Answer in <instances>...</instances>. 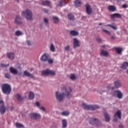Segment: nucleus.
<instances>
[{
	"label": "nucleus",
	"instance_id": "13d9d810",
	"mask_svg": "<svg viewBox=\"0 0 128 128\" xmlns=\"http://www.w3.org/2000/svg\"><path fill=\"white\" fill-rule=\"evenodd\" d=\"M107 46L106 45H103L102 46V48H106Z\"/></svg>",
	"mask_w": 128,
	"mask_h": 128
},
{
	"label": "nucleus",
	"instance_id": "7ed1b4c3",
	"mask_svg": "<svg viewBox=\"0 0 128 128\" xmlns=\"http://www.w3.org/2000/svg\"><path fill=\"white\" fill-rule=\"evenodd\" d=\"M22 16L26 18V20H32V12L30 10L27 9L25 11H23L22 13Z\"/></svg>",
	"mask_w": 128,
	"mask_h": 128
},
{
	"label": "nucleus",
	"instance_id": "4d7b16f0",
	"mask_svg": "<svg viewBox=\"0 0 128 128\" xmlns=\"http://www.w3.org/2000/svg\"><path fill=\"white\" fill-rule=\"evenodd\" d=\"M111 38H112V40H114L115 38L114 36H112Z\"/></svg>",
	"mask_w": 128,
	"mask_h": 128
},
{
	"label": "nucleus",
	"instance_id": "4468645a",
	"mask_svg": "<svg viewBox=\"0 0 128 128\" xmlns=\"http://www.w3.org/2000/svg\"><path fill=\"white\" fill-rule=\"evenodd\" d=\"M15 22L17 24H22V18L20 16H17L15 19Z\"/></svg>",
	"mask_w": 128,
	"mask_h": 128
},
{
	"label": "nucleus",
	"instance_id": "a19ab883",
	"mask_svg": "<svg viewBox=\"0 0 128 128\" xmlns=\"http://www.w3.org/2000/svg\"><path fill=\"white\" fill-rule=\"evenodd\" d=\"M44 22L46 26H48V22H49L48 18H44Z\"/></svg>",
	"mask_w": 128,
	"mask_h": 128
},
{
	"label": "nucleus",
	"instance_id": "6e6d98bb",
	"mask_svg": "<svg viewBox=\"0 0 128 128\" xmlns=\"http://www.w3.org/2000/svg\"><path fill=\"white\" fill-rule=\"evenodd\" d=\"M124 0H116L117 2H122Z\"/></svg>",
	"mask_w": 128,
	"mask_h": 128
},
{
	"label": "nucleus",
	"instance_id": "37998d69",
	"mask_svg": "<svg viewBox=\"0 0 128 128\" xmlns=\"http://www.w3.org/2000/svg\"><path fill=\"white\" fill-rule=\"evenodd\" d=\"M70 45L65 46L64 50H66V52H70Z\"/></svg>",
	"mask_w": 128,
	"mask_h": 128
},
{
	"label": "nucleus",
	"instance_id": "b1692460",
	"mask_svg": "<svg viewBox=\"0 0 128 128\" xmlns=\"http://www.w3.org/2000/svg\"><path fill=\"white\" fill-rule=\"evenodd\" d=\"M78 32L76 30H72L70 32V34L74 36H78Z\"/></svg>",
	"mask_w": 128,
	"mask_h": 128
},
{
	"label": "nucleus",
	"instance_id": "4be33fe9",
	"mask_svg": "<svg viewBox=\"0 0 128 128\" xmlns=\"http://www.w3.org/2000/svg\"><path fill=\"white\" fill-rule=\"evenodd\" d=\"M66 0H61L59 2L58 4L56 5L57 6H66Z\"/></svg>",
	"mask_w": 128,
	"mask_h": 128
},
{
	"label": "nucleus",
	"instance_id": "4c0bfd02",
	"mask_svg": "<svg viewBox=\"0 0 128 128\" xmlns=\"http://www.w3.org/2000/svg\"><path fill=\"white\" fill-rule=\"evenodd\" d=\"M68 18L70 20H74V16L72 14H68Z\"/></svg>",
	"mask_w": 128,
	"mask_h": 128
},
{
	"label": "nucleus",
	"instance_id": "c756f323",
	"mask_svg": "<svg viewBox=\"0 0 128 128\" xmlns=\"http://www.w3.org/2000/svg\"><path fill=\"white\" fill-rule=\"evenodd\" d=\"M100 56L106 57L108 56V52L107 51L102 50L100 52Z\"/></svg>",
	"mask_w": 128,
	"mask_h": 128
},
{
	"label": "nucleus",
	"instance_id": "dca6fc26",
	"mask_svg": "<svg viewBox=\"0 0 128 128\" xmlns=\"http://www.w3.org/2000/svg\"><path fill=\"white\" fill-rule=\"evenodd\" d=\"M10 72L13 74H18V71L16 68L12 67L10 68Z\"/></svg>",
	"mask_w": 128,
	"mask_h": 128
},
{
	"label": "nucleus",
	"instance_id": "aec40b11",
	"mask_svg": "<svg viewBox=\"0 0 128 128\" xmlns=\"http://www.w3.org/2000/svg\"><path fill=\"white\" fill-rule=\"evenodd\" d=\"M7 56L10 60H14V52H8L7 53Z\"/></svg>",
	"mask_w": 128,
	"mask_h": 128
},
{
	"label": "nucleus",
	"instance_id": "f8f14e48",
	"mask_svg": "<svg viewBox=\"0 0 128 128\" xmlns=\"http://www.w3.org/2000/svg\"><path fill=\"white\" fill-rule=\"evenodd\" d=\"M73 44L74 48H76L80 46V42L76 38H74Z\"/></svg>",
	"mask_w": 128,
	"mask_h": 128
},
{
	"label": "nucleus",
	"instance_id": "8fccbe9b",
	"mask_svg": "<svg viewBox=\"0 0 128 128\" xmlns=\"http://www.w3.org/2000/svg\"><path fill=\"white\" fill-rule=\"evenodd\" d=\"M40 109L41 110H42V112H46V108H44V106H41L40 108Z\"/></svg>",
	"mask_w": 128,
	"mask_h": 128
},
{
	"label": "nucleus",
	"instance_id": "e433bc0d",
	"mask_svg": "<svg viewBox=\"0 0 128 128\" xmlns=\"http://www.w3.org/2000/svg\"><path fill=\"white\" fill-rule=\"evenodd\" d=\"M29 98L30 100H34V92H30L29 94Z\"/></svg>",
	"mask_w": 128,
	"mask_h": 128
},
{
	"label": "nucleus",
	"instance_id": "423d86ee",
	"mask_svg": "<svg viewBox=\"0 0 128 128\" xmlns=\"http://www.w3.org/2000/svg\"><path fill=\"white\" fill-rule=\"evenodd\" d=\"M113 96H116V98H120V100L121 98H122V92L120 90H116L114 91V92L112 94Z\"/></svg>",
	"mask_w": 128,
	"mask_h": 128
},
{
	"label": "nucleus",
	"instance_id": "2eb2a0df",
	"mask_svg": "<svg viewBox=\"0 0 128 128\" xmlns=\"http://www.w3.org/2000/svg\"><path fill=\"white\" fill-rule=\"evenodd\" d=\"M104 26H110L111 28L114 30H118V26L114 24L104 25Z\"/></svg>",
	"mask_w": 128,
	"mask_h": 128
},
{
	"label": "nucleus",
	"instance_id": "20e7f679",
	"mask_svg": "<svg viewBox=\"0 0 128 128\" xmlns=\"http://www.w3.org/2000/svg\"><path fill=\"white\" fill-rule=\"evenodd\" d=\"M90 124L95 126H97V128H98L99 126H102V122H100V120L94 118H92L90 120Z\"/></svg>",
	"mask_w": 128,
	"mask_h": 128
},
{
	"label": "nucleus",
	"instance_id": "f704fd0d",
	"mask_svg": "<svg viewBox=\"0 0 128 128\" xmlns=\"http://www.w3.org/2000/svg\"><path fill=\"white\" fill-rule=\"evenodd\" d=\"M62 116H70V112L68 111H64L61 113Z\"/></svg>",
	"mask_w": 128,
	"mask_h": 128
},
{
	"label": "nucleus",
	"instance_id": "c9c22d12",
	"mask_svg": "<svg viewBox=\"0 0 128 128\" xmlns=\"http://www.w3.org/2000/svg\"><path fill=\"white\" fill-rule=\"evenodd\" d=\"M16 97L18 102H22V100H24V98L22 97V96L20 94H17L16 95Z\"/></svg>",
	"mask_w": 128,
	"mask_h": 128
},
{
	"label": "nucleus",
	"instance_id": "a878e982",
	"mask_svg": "<svg viewBox=\"0 0 128 128\" xmlns=\"http://www.w3.org/2000/svg\"><path fill=\"white\" fill-rule=\"evenodd\" d=\"M68 126V122H66V120L64 119L62 120V128H66Z\"/></svg>",
	"mask_w": 128,
	"mask_h": 128
},
{
	"label": "nucleus",
	"instance_id": "473e14b6",
	"mask_svg": "<svg viewBox=\"0 0 128 128\" xmlns=\"http://www.w3.org/2000/svg\"><path fill=\"white\" fill-rule=\"evenodd\" d=\"M6 106H3L2 107H0V112L2 114H4V112H6Z\"/></svg>",
	"mask_w": 128,
	"mask_h": 128
},
{
	"label": "nucleus",
	"instance_id": "9d476101",
	"mask_svg": "<svg viewBox=\"0 0 128 128\" xmlns=\"http://www.w3.org/2000/svg\"><path fill=\"white\" fill-rule=\"evenodd\" d=\"M30 116L31 118H34V120H38V118H40V115L36 113H31L30 114Z\"/></svg>",
	"mask_w": 128,
	"mask_h": 128
},
{
	"label": "nucleus",
	"instance_id": "c85d7f7f",
	"mask_svg": "<svg viewBox=\"0 0 128 128\" xmlns=\"http://www.w3.org/2000/svg\"><path fill=\"white\" fill-rule=\"evenodd\" d=\"M115 50L118 54H122V48L117 47L115 48Z\"/></svg>",
	"mask_w": 128,
	"mask_h": 128
},
{
	"label": "nucleus",
	"instance_id": "6ab92c4d",
	"mask_svg": "<svg viewBox=\"0 0 128 128\" xmlns=\"http://www.w3.org/2000/svg\"><path fill=\"white\" fill-rule=\"evenodd\" d=\"M52 20L54 24H58V22H60V18L56 16H52Z\"/></svg>",
	"mask_w": 128,
	"mask_h": 128
},
{
	"label": "nucleus",
	"instance_id": "de8ad7c7",
	"mask_svg": "<svg viewBox=\"0 0 128 128\" xmlns=\"http://www.w3.org/2000/svg\"><path fill=\"white\" fill-rule=\"evenodd\" d=\"M5 78H8V79L10 78V74L6 73L5 74Z\"/></svg>",
	"mask_w": 128,
	"mask_h": 128
},
{
	"label": "nucleus",
	"instance_id": "5701e85b",
	"mask_svg": "<svg viewBox=\"0 0 128 128\" xmlns=\"http://www.w3.org/2000/svg\"><path fill=\"white\" fill-rule=\"evenodd\" d=\"M82 106L84 110H90V105L87 104L86 103H82Z\"/></svg>",
	"mask_w": 128,
	"mask_h": 128
},
{
	"label": "nucleus",
	"instance_id": "58836bf2",
	"mask_svg": "<svg viewBox=\"0 0 128 128\" xmlns=\"http://www.w3.org/2000/svg\"><path fill=\"white\" fill-rule=\"evenodd\" d=\"M102 32H105V34H108V36H110L111 34V32L110 31L106 30V29H102Z\"/></svg>",
	"mask_w": 128,
	"mask_h": 128
},
{
	"label": "nucleus",
	"instance_id": "c03bdc74",
	"mask_svg": "<svg viewBox=\"0 0 128 128\" xmlns=\"http://www.w3.org/2000/svg\"><path fill=\"white\" fill-rule=\"evenodd\" d=\"M8 66H10V64H0V66H2V68H8Z\"/></svg>",
	"mask_w": 128,
	"mask_h": 128
},
{
	"label": "nucleus",
	"instance_id": "f257e3e1",
	"mask_svg": "<svg viewBox=\"0 0 128 128\" xmlns=\"http://www.w3.org/2000/svg\"><path fill=\"white\" fill-rule=\"evenodd\" d=\"M62 92L65 93H60L58 91L56 92V98L57 100H58V102L64 100L65 96H66L67 98H72V94H70V92H72V88L70 87L68 89L66 86H64L62 88Z\"/></svg>",
	"mask_w": 128,
	"mask_h": 128
},
{
	"label": "nucleus",
	"instance_id": "393cba45",
	"mask_svg": "<svg viewBox=\"0 0 128 128\" xmlns=\"http://www.w3.org/2000/svg\"><path fill=\"white\" fill-rule=\"evenodd\" d=\"M41 2H42V4H43V6H50V2L48 1V0H42Z\"/></svg>",
	"mask_w": 128,
	"mask_h": 128
},
{
	"label": "nucleus",
	"instance_id": "09e8293b",
	"mask_svg": "<svg viewBox=\"0 0 128 128\" xmlns=\"http://www.w3.org/2000/svg\"><path fill=\"white\" fill-rule=\"evenodd\" d=\"M35 104L38 108H40V103L39 102H36Z\"/></svg>",
	"mask_w": 128,
	"mask_h": 128
},
{
	"label": "nucleus",
	"instance_id": "6e6552de",
	"mask_svg": "<svg viewBox=\"0 0 128 128\" xmlns=\"http://www.w3.org/2000/svg\"><path fill=\"white\" fill-rule=\"evenodd\" d=\"M118 118H119V120L122 118V112L120 110H118L114 116V120L115 122H118Z\"/></svg>",
	"mask_w": 128,
	"mask_h": 128
},
{
	"label": "nucleus",
	"instance_id": "412c9836",
	"mask_svg": "<svg viewBox=\"0 0 128 128\" xmlns=\"http://www.w3.org/2000/svg\"><path fill=\"white\" fill-rule=\"evenodd\" d=\"M90 110H96L98 108H100V106L98 105H90Z\"/></svg>",
	"mask_w": 128,
	"mask_h": 128
},
{
	"label": "nucleus",
	"instance_id": "39448f33",
	"mask_svg": "<svg viewBox=\"0 0 128 128\" xmlns=\"http://www.w3.org/2000/svg\"><path fill=\"white\" fill-rule=\"evenodd\" d=\"M42 74L43 76H48V74L54 76V74H56V72L54 71L46 69V70L42 71Z\"/></svg>",
	"mask_w": 128,
	"mask_h": 128
},
{
	"label": "nucleus",
	"instance_id": "052dcab7",
	"mask_svg": "<svg viewBox=\"0 0 128 128\" xmlns=\"http://www.w3.org/2000/svg\"><path fill=\"white\" fill-rule=\"evenodd\" d=\"M102 24H103L102 23H100V24H98V26H102Z\"/></svg>",
	"mask_w": 128,
	"mask_h": 128
},
{
	"label": "nucleus",
	"instance_id": "ea45409f",
	"mask_svg": "<svg viewBox=\"0 0 128 128\" xmlns=\"http://www.w3.org/2000/svg\"><path fill=\"white\" fill-rule=\"evenodd\" d=\"M16 126L18 128H24V124L20 123H16Z\"/></svg>",
	"mask_w": 128,
	"mask_h": 128
},
{
	"label": "nucleus",
	"instance_id": "bb28decb",
	"mask_svg": "<svg viewBox=\"0 0 128 128\" xmlns=\"http://www.w3.org/2000/svg\"><path fill=\"white\" fill-rule=\"evenodd\" d=\"M50 52H56V47L54 46V44H50Z\"/></svg>",
	"mask_w": 128,
	"mask_h": 128
},
{
	"label": "nucleus",
	"instance_id": "49530a36",
	"mask_svg": "<svg viewBox=\"0 0 128 128\" xmlns=\"http://www.w3.org/2000/svg\"><path fill=\"white\" fill-rule=\"evenodd\" d=\"M48 64H53L54 63V59H52V58H48V60H47Z\"/></svg>",
	"mask_w": 128,
	"mask_h": 128
},
{
	"label": "nucleus",
	"instance_id": "7c9ffc66",
	"mask_svg": "<svg viewBox=\"0 0 128 128\" xmlns=\"http://www.w3.org/2000/svg\"><path fill=\"white\" fill-rule=\"evenodd\" d=\"M108 10L110 12H114V11H116V6H108Z\"/></svg>",
	"mask_w": 128,
	"mask_h": 128
},
{
	"label": "nucleus",
	"instance_id": "a18cd8bd",
	"mask_svg": "<svg viewBox=\"0 0 128 128\" xmlns=\"http://www.w3.org/2000/svg\"><path fill=\"white\" fill-rule=\"evenodd\" d=\"M2 106H4V100H0V108H2Z\"/></svg>",
	"mask_w": 128,
	"mask_h": 128
},
{
	"label": "nucleus",
	"instance_id": "a211bd4d",
	"mask_svg": "<svg viewBox=\"0 0 128 128\" xmlns=\"http://www.w3.org/2000/svg\"><path fill=\"white\" fill-rule=\"evenodd\" d=\"M104 116L106 122H110V115H108V113L105 112L104 113Z\"/></svg>",
	"mask_w": 128,
	"mask_h": 128
},
{
	"label": "nucleus",
	"instance_id": "cd10ccee",
	"mask_svg": "<svg viewBox=\"0 0 128 128\" xmlns=\"http://www.w3.org/2000/svg\"><path fill=\"white\" fill-rule=\"evenodd\" d=\"M24 32L20 30H18L15 32V36H22Z\"/></svg>",
	"mask_w": 128,
	"mask_h": 128
},
{
	"label": "nucleus",
	"instance_id": "0eeeda50",
	"mask_svg": "<svg viewBox=\"0 0 128 128\" xmlns=\"http://www.w3.org/2000/svg\"><path fill=\"white\" fill-rule=\"evenodd\" d=\"M114 86H112L110 88L112 90H114V88H120L122 86V82L120 80H117L114 82Z\"/></svg>",
	"mask_w": 128,
	"mask_h": 128
},
{
	"label": "nucleus",
	"instance_id": "72a5a7b5",
	"mask_svg": "<svg viewBox=\"0 0 128 128\" xmlns=\"http://www.w3.org/2000/svg\"><path fill=\"white\" fill-rule=\"evenodd\" d=\"M128 66V62H124L121 66V68L122 70H126Z\"/></svg>",
	"mask_w": 128,
	"mask_h": 128
},
{
	"label": "nucleus",
	"instance_id": "864d4df0",
	"mask_svg": "<svg viewBox=\"0 0 128 128\" xmlns=\"http://www.w3.org/2000/svg\"><path fill=\"white\" fill-rule=\"evenodd\" d=\"M122 8H128V5H126V4H123L122 6Z\"/></svg>",
	"mask_w": 128,
	"mask_h": 128
},
{
	"label": "nucleus",
	"instance_id": "f03ea898",
	"mask_svg": "<svg viewBox=\"0 0 128 128\" xmlns=\"http://www.w3.org/2000/svg\"><path fill=\"white\" fill-rule=\"evenodd\" d=\"M2 88L4 94H10L12 92V87L10 85L8 84H4L2 85Z\"/></svg>",
	"mask_w": 128,
	"mask_h": 128
},
{
	"label": "nucleus",
	"instance_id": "ddd939ff",
	"mask_svg": "<svg viewBox=\"0 0 128 128\" xmlns=\"http://www.w3.org/2000/svg\"><path fill=\"white\" fill-rule=\"evenodd\" d=\"M24 74L25 76H28V78H34V74L30 73V72L26 70L24 72Z\"/></svg>",
	"mask_w": 128,
	"mask_h": 128
},
{
	"label": "nucleus",
	"instance_id": "f3484780",
	"mask_svg": "<svg viewBox=\"0 0 128 128\" xmlns=\"http://www.w3.org/2000/svg\"><path fill=\"white\" fill-rule=\"evenodd\" d=\"M86 12L88 14H92V8L88 4H86Z\"/></svg>",
	"mask_w": 128,
	"mask_h": 128
},
{
	"label": "nucleus",
	"instance_id": "bf43d9fd",
	"mask_svg": "<svg viewBox=\"0 0 128 128\" xmlns=\"http://www.w3.org/2000/svg\"><path fill=\"white\" fill-rule=\"evenodd\" d=\"M16 2H18V3H19L20 2V0H15Z\"/></svg>",
	"mask_w": 128,
	"mask_h": 128
},
{
	"label": "nucleus",
	"instance_id": "79ce46f5",
	"mask_svg": "<svg viewBox=\"0 0 128 128\" xmlns=\"http://www.w3.org/2000/svg\"><path fill=\"white\" fill-rule=\"evenodd\" d=\"M70 78L72 80H74L76 78V75H74V74H72L70 75Z\"/></svg>",
	"mask_w": 128,
	"mask_h": 128
},
{
	"label": "nucleus",
	"instance_id": "1a4fd4ad",
	"mask_svg": "<svg viewBox=\"0 0 128 128\" xmlns=\"http://www.w3.org/2000/svg\"><path fill=\"white\" fill-rule=\"evenodd\" d=\"M49 57L50 56L48 54H44L41 56L40 60L41 62H46L48 60Z\"/></svg>",
	"mask_w": 128,
	"mask_h": 128
},
{
	"label": "nucleus",
	"instance_id": "3c124183",
	"mask_svg": "<svg viewBox=\"0 0 128 128\" xmlns=\"http://www.w3.org/2000/svg\"><path fill=\"white\" fill-rule=\"evenodd\" d=\"M26 42L28 46H32V42H30V40H28Z\"/></svg>",
	"mask_w": 128,
	"mask_h": 128
},
{
	"label": "nucleus",
	"instance_id": "9b49d317",
	"mask_svg": "<svg viewBox=\"0 0 128 128\" xmlns=\"http://www.w3.org/2000/svg\"><path fill=\"white\" fill-rule=\"evenodd\" d=\"M122 18V15L118 13H115L111 14V18L112 20H114V18Z\"/></svg>",
	"mask_w": 128,
	"mask_h": 128
},
{
	"label": "nucleus",
	"instance_id": "5fc2aeb1",
	"mask_svg": "<svg viewBox=\"0 0 128 128\" xmlns=\"http://www.w3.org/2000/svg\"><path fill=\"white\" fill-rule=\"evenodd\" d=\"M44 12H45L46 14H48V10L46 9H44Z\"/></svg>",
	"mask_w": 128,
	"mask_h": 128
},
{
	"label": "nucleus",
	"instance_id": "603ef678",
	"mask_svg": "<svg viewBox=\"0 0 128 128\" xmlns=\"http://www.w3.org/2000/svg\"><path fill=\"white\" fill-rule=\"evenodd\" d=\"M97 41L98 42H102V38H98Z\"/></svg>",
	"mask_w": 128,
	"mask_h": 128
},
{
	"label": "nucleus",
	"instance_id": "2f4dec72",
	"mask_svg": "<svg viewBox=\"0 0 128 128\" xmlns=\"http://www.w3.org/2000/svg\"><path fill=\"white\" fill-rule=\"evenodd\" d=\"M80 2V0H75L74 3L76 6H80V4H82Z\"/></svg>",
	"mask_w": 128,
	"mask_h": 128
}]
</instances>
